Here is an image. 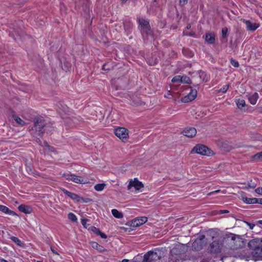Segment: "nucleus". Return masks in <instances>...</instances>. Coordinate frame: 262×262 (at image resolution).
Instances as JSON below:
<instances>
[{
    "label": "nucleus",
    "instance_id": "nucleus-47",
    "mask_svg": "<svg viewBox=\"0 0 262 262\" xmlns=\"http://www.w3.org/2000/svg\"><path fill=\"white\" fill-rule=\"evenodd\" d=\"M92 246L93 248H97V247L99 246L98 244L96 242H93L92 244Z\"/></svg>",
    "mask_w": 262,
    "mask_h": 262
},
{
    "label": "nucleus",
    "instance_id": "nucleus-10",
    "mask_svg": "<svg viewBox=\"0 0 262 262\" xmlns=\"http://www.w3.org/2000/svg\"><path fill=\"white\" fill-rule=\"evenodd\" d=\"M114 133L122 141L125 142L128 138V130L124 127H118L115 130Z\"/></svg>",
    "mask_w": 262,
    "mask_h": 262
},
{
    "label": "nucleus",
    "instance_id": "nucleus-22",
    "mask_svg": "<svg viewBox=\"0 0 262 262\" xmlns=\"http://www.w3.org/2000/svg\"><path fill=\"white\" fill-rule=\"evenodd\" d=\"M147 221V218L145 216H142L138 218L134 221V226H139Z\"/></svg>",
    "mask_w": 262,
    "mask_h": 262
},
{
    "label": "nucleus",
    "instance_id": "nucleus-58",
    "mask_svg": "<svg viewBox=\"0 0 262 262\" xmlns=\"http://www.w3.org/2000/svg\"><path fill=\"white\" fill-rule=\"evenodd\" d=\"M36 141H37V142H38V143H40V142H41V141H40V140L39 139H37L36 140Z\"/></svg>",
    "mask_w": 262,
    "mask_h": 262
},
{
    "label": "nucleus",
    "instance_id": "nucleus-6",
    "mask_svg": "<svg viewBox=\"0 0 262 262\" xmlns=\"http://www.w3.org/2000/svg\"><path fill=\"white\" fill-rule=\"evenodd\" d=\"M207 243V240L204 235H200L193 242L192 248L196 251H199L203 248Z\"/></svg>",
    "mask_w": 262,
    "mask_h": 262
},
{
    "label": "nucleus",
    "instance_id": "nucleus-39",
    "mask_svg": "<svg viewBox=\"0 0 262 262\" xmlns=\"http://www.w3.org/2000/svg\"><path fill=\"white\" fill-rule=\"evenodd\" d=\"M231 63L234 67L237 68V67H239L238 62L237 61H236V60H234L233 59H231Z\"/></svg>",
    "mask_w": 262,
    "mask_h": 262
},
{
    "label": "nucleus",
    "instance_id": "nucleus-25",
    "mask_svg": "<svg viewBox=\"0 0 262 262\" xmlns=\"http://www.w3.org/2000/svg\"><path fill=\"white\" fill-rule=\"evenodd\" d=\"M258 98V94L257 93H254L252 95L249 96V100L251 104L254 105L256 103Z\"/></svg>",
    "mask_w": 262,
    "mask_h": 262
},
{
    "label": "nucleus",
    "instance_id": "nucleus-15",
    "mask_svg": "<svg viewBox=\"0 0 262 262\" xmlns=\"http://www.w3.org/2000/svg\"><path fill=\"white\" fill-rule=\"evenodd\" d=\"M24 32L22 29L20 28H14L13 30L10 33V35L15 40H16L15 35L21 39L24 37Z\"/></svg>",
    "mask_w": 262,
    "mask_h": 262
},
{
    "label": "nucleus",
    "instance_id": "nucleus-24",
    "mask_svg": "<svg viewBox=\"0 0 262 262\" xmlns=\"http://www.w3.org/2000/svg\"><path fill=\"white\" fill-rule=\"evenodd\" d=\"M242 200L244 203L248 204H257V198H249L245 195L242 196Z\"/></svg>",
    "mask_w": 262,
    "mask_h": 262
},
{
    "label": "nucleus",
    "instance_id": "nucleus-7",
    "mask_svg": "<svg viewBox=\"0 0 262 262\" xmlns=\"http://www.w3.org/2000/svg\"><path fill=\"white\" fill-rule=\"evenodd\" d=\"M62 176L66 178L67 180L72 181L76 183L79 184H86L89 183L87 179H84L83 178L76 176L74 174L70 173H63Z\"/></svg>",
    "mask_w": 262,
    "mask_h": 262
},
{
    "label": "nucleus",
    "instance_id": "nucleus-23",
    "mask_svg": "<svg viewBox=\"0 0 262 262\" xmlns=\"http://www.w3.org/2000/svg\"><path fill=\"white\" fill-rule=\"evenodd\" d=\"M18 210L25 213H30L32 211V209L29 206L25 205H20L18 207Z\"/></svg>",
    "mask_w": 262,
    "mask_h": 262
},
{
    "label": "nucleus",
    "instance_id": "nucleus-52",
    "mask_svg": "<svg viewBox=\"0 0 262 262\" xmlns=\"http://www.w3.org/2000/svg\"><path fill=\"white\" fill-rule=\"evenodd\" d=\"M48 150L50 151L54 152L55 151V149L54 147L51 146V148H50V149H48Z\"/></svg>",
    "mask_w": 262,
    "mask_h": 262
},
{
    "label": "nucleus",
    "instance_id": "nucleus-53",
    "mask_svg": "<svg viewBox=\"0 0 262 262\" xmlns=\"http://www.w3.org/2000/svg\"><path fill=\"white\" fill-rule=\"evenodd\" d=\"M220 191V190H215L214 191L210 192V194L215 193H217V192H219Z\"/></svg>",
    "mask_w": 262,
    "mask_h": 262
},
{
    "label": "nucleus",
    "instance_id": "nucleus-48",
    "mask_svg": "<svg viewBox=\"0 0 262 262\" xmlns=\"http://www.w3.org/2000/svg\"><path fill=\"white\" fill-rule=\"evenodd\" d=\"M51 250L52 252L53 253H54V254H56V255H59L58 253L56 250H55L54 249V248H53V247H51Z\"/></svg>",
    "mask_w": 262,
    "mask_h": 262
},
{
    "label": "nucleus",
    "instance_id": "nucleus-33",
    "mask_svg": "<svg viewBox=\"0 0 262 262\" xmlns=\"http://www.w3.org/2000/svg\"><path fill=\"white\" fill-rule=\"evenodd\" d=\"M181 82L187 84L191 83V81L190 78L187 76L181 77Z\"/></svg>",
    "mask_w": 262,
    "mask_h": 262
},
{
    "label": "nucleus",
    "instance_id": "nucleus-60",
    "mask_svg": "<svg viewBox=\"0 0 262 262\" xmlns=\"http://www.w3.org/2000/svg\"><path fill=\"white\" fill-rule=\"evenodd\" d=\"M201 262H208V261L207 260H203Z\"/></svg>",
    "mask_w": 262,
    "mask_h": 262
},
{
    "label": "nucleus",
    "instance_id": "nucleus-61",
    "mask_svg": "<svg viewBox=\"0 0 262 262\" xmlns=\"http://www.w3.org/2000/svg\"><path fill=\"white\" fill-rule=\"evenodd\" d=\"M104 66H105V65H103V68H102L103 70H105Z\"/></svg>",
    "mask_w": 262,
    "mask_h": 262
},
{
    "label": "nucleus",
    "instance_id": "nucleus-59",
    "mask_svg": "<svg viewBox=\"0 0 262 262\" xmlns=\"http://www.w3.org/2000/svg\"><path fill=\"white\" fill-rule=\"evenodd\" d=\"M190 28V25H188V26H187V28L188 29H189Z\"/></svg>",
    "mask_w": 262,
    "mask_h": 262
},
{
    "label": "nucleus",
    "instance_id": "nucleus-64",
    "mask_svg": "<svg viewBox=\"0 0 262 262\" xmlns=\"http://www.w3.org/2000/svg\"><path fill=\"white\" fill-rule=\"evenodd\" d=\"M199 86V84H196L195 86Z\"/></svg>",
    "mask_w": 262,
    "mask_h": 262
},
{
    "label": "nucleus",
    "instance_id": "nucleus-13",
    "mask_svg": "<svg viewBox=\"0 0 262 262\" xmlns=\"http://www.w3.org/2000/svg\"><path fill=\"white\" fill-rule=\"evenodd\" d=\"M197 96V91L195 89L191 90L190 93L185 97L182 98V101L186 103L193 100Z\"/></svg>",
    "mask_w": 262,
    "mask_h": 262
},
{
    "label": "nucleus",
    "instance_id": "nucleus-41",
    "mask_svg": "<svg viewBox=\"0 0 262 262\" xmlns=\"http://www.w3.org/2000/svg\"><path fill=\"white\" fill-rule=\"evenodd\" d=\"M255 192L258 194L262 195V187H258L255 189Z\"/></svg>",
    "mask_w": 262,
    "mask_h": 262
},
{
    "label": "nucleus",
    "instance_id": "nucleus-16",
    "mask_svg": "<svg viewBox=\"0 0 262 262\" xmlns=\"http://www.w3.org/2000/svg\"><path fill=\"white\" fill-rule=\"evenodd\" d=\"M183 135L189 138L194 137L196 134V130L194 127H187L183 132Z\"/></svg>",
    "mask_w": 262,
    "mask_h": 262
},
{
    "label": "nucleus",
    "instance_id": "nucleus-27",
    "mask_svg": "<svg viewBox=\"0 0 262 262\" xmlns=\"http://www.w3.org/2000/svg\"><path fill=\"white\" fill-rule=\"evenodd\" d=\"M112 213L114 217L117 219H121L123 217V214L116 209L112 210Z\"/></svg>",
    "mask_w": 262,
    "mask_h": 262
},
{
    "label": "nucleus",
    "instance_id": "nucleus-21",
    "mask_svg": "<svg viewBox=\"0 0 262 262\" xmlns=\"http://www.w3.org/2000/svg\"><path fill=\"white\" fill-rule=\"evenodd\" d=\"M0 211L4 213L8 214L10 215L14 216L16 215V213L15 212L10 210L7 207L2 205H0Z\"/></svg>",
    "mask_w": 262,
    "mask_h": 262
},
{
    "label": "nucleus",
    "instance_id": "nucleus-37",
    "mask_svg": "<svg viewBox=\"0 0 262 262\" xmlns=\"http://www.w3.org/2000/svg\"><path fill=\"white\" fill-rule=\"evenodd\" d=\"M171 81L172 82H181V77L180 76H175L172 79Z\"/></svg>",
    "mask_w": 262,
    "mask_h": 262
},
{
    "label": "nucleus",
    "instance_id": "nucleus-36",
    "mask_svg": "<svg viewBox=\"0 0 262 262\" xmlns=\"http://www.w3.org/2000/svg\"><path fill=\"white\" fill-rule=\"evenodd\" d=\"M228 32V28L227 27L223 28L222 30V37L225 38L227 37Z\"/></svg>",
    "mask_w": 262,
    "mask_h": 262
},
{
    "label": "nucleus",
    "instance_id": "nucleus-1",
    "mask_svg": "<svg viewBox=\"0 0 262 262\" xmlns=\"http://www.w3.org/2000/svg\"><path fill=\"white\" fill-rule=\"evenodd\" d=\"M245 244L244 239L239 235L231 233L225 235L223 239V245L231 249H241Z\"/></svg>",
    "mask_w": 262,
    "mask_h": 262
},
{
    "label": "nucleus",
    "instance_id": "nucleus-5",
    "mask_svg": "<svg viewBox=\"0 0 262 262\" xmlns=\"http://www.w3.org/2000/svg\"><path fill=\"white\" fill-rule=\"evenodd\" d=\"M140 27V32L143 37L144 36H151L152 32L150 29L149 20L143 18H139L138 19Z\"/></svg>",
    "mask_w": 262,
    "mask_h": 262
},
{
    "label": "nucleus",
    "instance_id": "nucleus-63",
    "mask_svg": "<svg viewBox=\"0 0 262 262\" xmlns=\"http://www.w3.org/2000/svg\"><path fill=\"white\" fill-rule=\"evenodd\" d=\"M224 258H223L222 260H223V262H224Z\"/></svg>",
    "mask_w": 262,
    "mask_h": 262
},
{
    "label": "nucleus",
    "instance_id": "nucleus-18",
    "mask_svg": "<svg viewBox=\"0 0 262 262\" xmlns=\"http://www.w3.org/2000/svg\"><path fill=\"white\" fill-rule=\"evenodd\" d=\"M60 189L65 194L78 202V200L80 199L79 195L76 193L70 192L64 188H61Z\"/></svg>",
    "mask_w": 262,
    "mask_h": 262
},
{
    "label": "nucleus",
    "instance_id": "nucleus-51",
    "mask_svg": "<svg viewBox=\"0 0 262 262\" xmlns=\"http://www.w3.org/2000/svg\"><path fill=\"white\" fill-rule=\"evenodd\" d=\"M86 220H82L81 221V223L83 225V226H85V224H86Z\"/></svg>",
    "mask_w": 262,
    "mask_h": 262
},
{
    "label": "nucleus",
    "instance_id": "nucleus-30",
    "mask_svg": "<svg viewBox=\"0 0 262 262\" xmlns=\"http://www.w3.org/2000/svg\"><path fill=\"white\" fill-rule=\"evenodd\" d=\"M169 262H182V260L179 258V255H171L169 257Z\"/></svg>",
    "mask_w": 262,
    "mask_h": 262
},
{
    "label": "nucleus",
    "instance_id": "nucleus-35",
    "mask_svg": "<svg viewBox=\"0 0 262 262\" xmlns=\"http://www.w3.org/2000/svg\"><path fill=\"white\" fill-rule=\"evenodd\" d=\"M252 158L254 160H262V151L254 155Z\"/></svg>",
    "mask_w": 262,
    "mask_h": 262
},
{
    "label": "nucleus",
    "instance_id": "nucleus-46",
    "mask_svg": "<svg viewBox=\"0 0 262 262\" xmlns=\"http://www.w3.org/2000/svg\"><path fill=\"white\" fill-rule=\"evenodd\" d=\"M99 235H100L102 238H107L106 235L101 232Z\"/></svg>",
    "mask_w": 262,
    "mask_h": 262
},
{
    "label": "nucleus",
    "instance_id": "nucleus-2",
    "mask_svg": "<svg viewBox=\"0 0 262 262\" xmlns=\"http://www.w3.org/2000/svg\"><path fill=\"white\" fill-rule=\"evenodd\" d=\"M249 250L252 252V259L262 260V238H256L248 243Z\"/></svg>",
    "mask_w": 262,
    "mask_h": 262
},
{
    "label": "nucleus",
    "instance_id": "nucleus-4",
    "mask_svg": "<svg viewBox=\"0 0 262 262\" xmlns=\"http://www.w3.org/2000/svg\"><path fill=\"white\" fill-rule=\"evenodd\" d=\"M198 154L202 156H212L214 153L207 146L201 144H196L191 150V154Z\"/></svg>",
    "mask_w": 262,
    "mask_h": 262
},
{
    "label": "nucleus",
    "instance_id": "nucleus-44",
    "mask_svg": "<svg viewBox=\"0 0 262 262\" xmlns=\"http://www.w3.org/2000/svg\"><path fill=\"white\" fill-rule=\"evenodd\" d=\"M188 2V0H180V3L181 5H185Z\"/></svg>",
    "mask_w": 262,
    "mask_h": 262
},
{
    "label": "nucleus",
    "instance_id": "nucleus-31",
    "mask_svg": "<svg viewBox=\"0 0 262 262\" xmlns=\"http://www.w3.org/2000/svg\"><path fill=\"white\" fill-rule=\"evenodd\" d=\"M105 186L104 183L97 184L95 185L94 189L97 191H100L104 189Z\"/></svg>",
    "mask_w": 262,
    "mask_h": 262
},
{
    "label": "nucleus",
    "instance_id": "nucleus-40",
    "mask_svg": "<svg viewBox=\"0 0 262 262\" xmlns=\"http://www.w3.org/2000/svg\"><path fill=\"white\" fill-rule=\"evenodd\" d=\"M248 187L250 188H254L256 186V184L255 183H252V181H251L250 183H248Z\"/></svg>",
    "mask_w": 262,
    "mask_h": 262
},
{
    "label": "nucleus",
    "instance_id": "nucleus-26",
    "mask_svg": "<svg viewBox=\"0 0 262 262\" xmlns=\"http://www.w3.org/2000/svg\"><path fill=\"white\" fill-rule=\"evenodd\" d=\"M10 238L17 245L21 247H25V244L23 242H21L18 238L15 236H11L10 237Z\"/></svg>",
    "mask_w": 262,
    "mask_h": 262
},
{
    "label": "nucleus",
    "instance_id": "nucleus-8",
    "mask_svg": "<svg viewBox=\"0 0 262 262\" xmlns=\"http://www.w3.org/2000/svg\"><path fill=\"white\" fill-rule=\"evenodd\" d=\"M222 243L219 241H214L209 245L207 251L210 254H217L221 252Z\"/></svg>",
    "mask_w": 262,
    "mask_h": 262
},
{
    "label": "nucleus",
    "instance_id": "nucleus-19",
    "mask_svg": "<svg viewBox=\"0 0 262 262\" xmlns=\"http://www.w3.org/2000/svg\"><path fill=\"white\" fill-rule=\"evenodd\" d=\"M205 39L208 43L213 44L215 42V34L213 33H206Z\"/></svg>",
    "mask_w": 262,
    "mask_h": 262
},
{
    "label": "nucleus",
    "instance_id": "nucleus-20",
    "mask_svg": "<svg viewBox=\"0 0 262 262\" xmlns=\"http://www.w3.org/2000/svg\"><path fill=\"white\" fill-rule=\"evenodd\" d=\"M10 113L13 119L16 121V122L18 125L22 126L25 125V122L24 120H23L20 118H19L18 116L15 115L13 111L10 110Z\"/></svg>",
    "mask_w": 262,
    "mask_h": 262
},
{
    "label": "nucleus",
    "instance_id": "nucleus-29",
    "mask_svg": "<svg viewBox=\"0 0 262 262\" xmlns=\"http://www.w3.org/2000/svg\"><path fill=\"white\" fill-rule=\"evenodd\" d=\"M237 106L238 108L242 109L243 107L246 105L245 101L244 99H238L236 101Z\"/></svg>",
    "mask_w": 262,
    "mask_h": 262
},
{
    "label": "nucleus",
    "instance_id": "nucleus-11",
    "mask_svg": "<svg viewBox=\"0 0 262 262\" xmlns=\"http://www.w3.org/2000/svg\"><path fill=\"white\" fill-rule=\"evenodd\" d=\"M249 250L239 249L235 253L234 256L248 261L250 259H252V252Z\"/></svg>",
    "mask_w": 262,
    "mask_h": 262
},
{
    "label": "nucleus",
    "instance_id": "nucleus-34",
    "mask_svg": "<svg viewBox=\"0 0 262 262\" xmlns=\"http://www.w3.org/2000/svg\"><path fill=\"white\" fill-rule=\"evenodd\" d=\"M68 219L73 222H75L77 220L76 216L71 212L68 214Z\"/></svg>",
    "mask_w": 262,
    "mask_h": 262
},
{
    "label": "nucleus",
    "instance_id": "nucleus-45",
    "mask_svg": "<svg viewBox=\"0 0 262 262\" xmlns=\"http://www.w3.org/2000/svg\"><path fill=\"white\" fill-rule=\"evenodd\" d=\"M44 145L48 149H50V148H51V146H50L47 142L44 141L43 142Z\"/></svg>",
    "mask_w": 262,
    "mask_h": 262
},
{
    "label": "nucleus",
    "instance_id": "nucleus-57",
    "mask_svg": "<svg viewBox=\"0 0 262 262\" xmlns=\"http://www.w3.org/2000/svg\"><path fill=\"white\" fill-rule=\"evenodd\" d=\"M121 1L122 3H125L127 0H121Z\"/></svg>",
    "mask_w": 262,
    "mask_h": 262
},
{
    "label": "nucleus",
    "instance_id": "nucleus-3",
    "mask_svg": "<svg viewBox=\"0 0 262 262\" xmlns=\"http://www.w3.org/2000/svg\"><path fill=\"white\" fill-rule=\"evenodd\" d=\"M47 125V122L43 117L38 116L34 117L33 118V126L31 130V134L42 137L45 132Z\"/></svg>",
    "mask_w": 262,
    "mask_h": 262
},
{
    "label": "nucleus",
    "instance_id": "nucleus-55",
    "mask_svg": "<svg viewBox=\"0 0 262 262\" xmlns=\"http://www.w3.org/2000/svg\"><path fill=\"white\" fill-rule=\"evenodd\" d=\"M258 223L260 225H262V220H259L258 221Z\"/></svg>",
    "mask_w": 262,
    "mask_h": 262
},
{
    "label": "nucleus",
    "instance_id": "nucleus-32",
    "mask_svg": "<svg viewBox=\"0 0 262 262\" xmlns=\"http://www.w3.org/2000/svg\"><path fill=\"white\" fill-rule=\"evenodd\" d=\"M93 201L92 199L89 198H82L80 196V199L78 200V202L89 203Z\"/></svg>",
    "mask_w": 262,
    "mask_h": 262
},
{
    "label": "nucleus",
    "instance_id": "nucleus-56",
    "mask_svg": "<svg viewBox=\"0 0 262 262\" xmlns=\"http://www.w3.org/2000/svg\"><path fill=\"white\" fill-rule=\"evenodd\" d=\"M121 262H128V260L124 259H123Z\"/></svg>",
    "mask_w": 262,
    "mask_h": 262
},
{
    "label": "nucleus",
    "instance_id": "nucleus-42",
    "mask_svg": "<svg viewBox=\"0 0 262 262\" xmlns=\"http://www.w3.org/2000/svg\"><path fill=\"white\" fill-rule=\"evenodd\" d=\"M93 231L97 235H99L101 233L100 230L99 229L96 228V227H93Z\"/></svg>",
    "mask_w": 262,
    "mask_h": 262
},
{
    "label": "nucleus",
    "instance_id": "nucleus-9",
    "mask_svg": "<svg viewBox=\"0 0 262 262\" xmlns=\"http://www.w3.org/2000/svg\"><path fill=\"white\" fill-rule=\"evenodd\" d=\"M157 252L148 251L144 255L143 262H155L161 258V255Z\"/></svg>",
    "mask_w": 262,
    "mask_h": 262
},
{
    "label": "nucleus",
    "instance_id": "nucleus-14",
    "mask_svg": "<svg viewBox=\"0 0 262 262\" xmlns=\"http://www.w3.org/2000/svg\"><path fill=\"white\" fill-rule=\"evenodd\" d=\"M197 96V91L195 89L191 90L190 93L185 97L182 98V101L186 103L193 100Z\"/></svg>",
    "mask_w": 262,
    "mask_h": 262
},
{
    "label": "nucleus",
    "instance_id": "nucleus-62",
    "mask_svg": "<svg viewBox=\"0 0 262 262\" xmlns=\"http://www.w3.org/2000/svg\"><path fill=\"white\" fill-rule=\"evenodd\" d=\"M36 262H42V261L38 260V261H37Z\"/></svg>",
    "mask_w": 262,
    "mask_h": 262
},
{
    "label": "nucleus",
    "instance_id": "nucleus-54",
    "mask_svg": "<svg viewBox=\"0 0 262 262\" xmlns=\"http://www.w3.org/2000/svg\"><path fill=\"white\" fill-rule=\"evenodd\" d=\"M0 262H8V261L4 259L1 258V259H0Z\"/></svg>",
    "mask_w": 262,
    "mask_h": 262
},
{
    "label": "nucleus",
    "instance_id": "nucleus-17",
    "mask_svg": "<svg viewBox=\"0 0 262 262\" xmlns=\"http://www.w3.org/2000/svg\"><path fill=\"white\" fill-rule=\"evenodd\" d=\"M243 22H244L245 24H246V28L247 30L249 31H255L259 26V25L258 24L252 23L250 20L244 19Z\"/></svg>",
    "mask_w": 262,
    "mask_h": 262
},
{
    "label": "nucleus",
    "instance_id": "nucleus-28",
    "mask_svg": "<svg viewBox=\"0 0 262 262\" xmlns=\"http://www.w3.org/2000/svg\"><path fill=\"white\" fill-rule=\"evenodd\" d=\"M198 74L201 81H207L208 80V78L206 77V74L205 72L200 71Z\"/></svg>",
    "mask_w": 262,
    "mask_h": 262
},
{
    "label": "nucleus",
    "instance_id": "nucleus-50",
    "mask_svg": "<svg viewBox=\"0 0 262 262\" xmlns=\"http://www.w3.org/2000/svg\"><path fill=\"white\" fill-rule=\"evenodd\" d=\"M257 203L262 205V198L257 199Z\"/></svg>",
    "mask_w": 262,
    "mask_h": 262
},
{
    "label": "nucleus",
    "instance_id": "nucleus-38",
    "mask_svg": "<svg viewBox=\"0 0 262 262\" xmlns=\"http://www.w3.org/2000/svg\"><path fill=\"white\" fill-rule=\"evenodd\" d=\"M229 88V85L227 84L224 85L222 88L220 90V92L223 93H225L227 92Z\"/></svg>",
    "mask_w": 262,
    "mask_h": 262
},
{
    "label": "nucleus",
    "instance_id": "nucleus-12",
    "mask_svg": "<svg viewBox=\"0 0 262 262\" xmlns=\"http://www.w3.org/2000/svg\"><path fill=\"white\" fill-rule=\"evenodd\" d=\"M143 184L142 182L139 181L137 178H135L134 180H131L129 181L127 188L128 190H130L132 187H134L136 190H139L141 188H143Z\"/></svg>",
    "mask_w": 262,
    "mask_h": 262
},
{
    "label": "nucleus",
    "instance_id": "nucleus-43",
    "mask_svg": "<svg viewBox=\"0 0 262 262\" xmlns=\"http://www.w3.org/2000/svg\"><path fill=\"white\" fill-rule=\"evenodd\" d=\"M247 225L249 227L250 229H253L255 227V225L254 224L250 223L248 222H245Z\"/></svg>",
    "mask_w": 262,
    "mask_h": 262
},
{
    "label": "nucleus",
    "instance_id": "nucleus-49",
    "mask_svg": "<svg viewBox=\"0 0 262 262\" xmlns=\"http://www.w3.org/2000/svg\"><path fill=\"white\" fill-rule=\"evenodd\" d=\"M228 212H229V211L227 210H222L220 211L221 213H228Z\"/></svg>",
    "mask_w": 262,
    "mask_h": 262
}]
</instances>
